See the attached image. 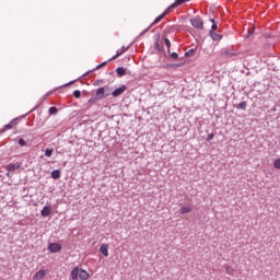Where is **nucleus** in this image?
Returning <instances> with one entry per match:
<instances>
[{"mask_svg": "<svg viewBox=\"0 0 280 280\" xmlns=\"http://www.w3.org/2000/svg\"><path fill=\"white\" fill-rule=\"evenodd\" d=\"M54 154V149H46L45 156H51Z\"/></svg>", "mask_w": 280, "mask_h": 280, "instance_id": "obj_20", "label": "nucleus"}, {"mask_svg": "<svg viewBox=\"0 0 280 280\" xmlns=\"http://www.w3.org/2000/svg\"><path fill=\"white\" fill-rule=\"evenodd\" d=\"M19 144L22 145V147H25V145H27V142L25 140H23V138H21L19 140Z\"/></svg>", "mask_w": 280, "mask_h": 280, "instance_id": "obj_25", "label": "nucleus"}, {"mask_svg": "<svg viewBox=\"0 0 280 280\" xmlns=\"http://www.w3.org/2000/svg\"><path fill=\"white\" fill-rule=\"evenodd\" d=\"M172 12V7H168L162 14H160L151 25H156L158 23H161L165 19L167 14Z\"/></svg>", "mask_w": 280, "mask_h": 280, "instance_id": "obj_3", "label": "nucleus"}, {"mask_svg": "<svg viewBox=\"0 0 280 280\" xmlns=\"http://www.w3.org/2000/svg\"><path fill=\"white\" fill-rule=\"evenodd\" d=\"M5 170H7V176L8 178H10V174H12V172H16V170H21V162L10 163L5 166Z\"/></svg>", "mask_w": 280, "mask_h": 280, "instance_id": "obj_2", "label": "nucleus"}, {"mask_svg": "<svg viewBox=\"0 0 280 280\" xmlns=\"http://www.w3.org/2000/svg\"><path fill=\"white\" fill-rule=\"evenodd\" d=\"M106 66V61H104V62H102L101 65H98L97 67H96V69H102V67H105Z\"/></svg>", "mask_w": 280, "mask_h": 280, "instance_id": "obj_29", "label": "nucleus"}, {"mask_svg": "<svg viewBox=\"0 0 280 280\" xmlns=\"http://www.w3.org/2000/svg\"><path fill=\"white\" fill-rule=\"evenodd\" d=\"M89 102H93V100H90Z\"/></svg>", "mask_w": 280, "mask_h": 280, "instance_id": "obj_32", "label": "nucleus"}, {"mask_svg": "<svg viewBox=\"0 0 280 280\" xmlns=\"http://www.w3.org/2000/svg\"><path fill=\"white\" fill-rule=\"evenodd\" d=\"M190 23L196 30H202V20L199 16L191 19Z\"/></svg>", "mask_w": 280, "mask_h": 280, "instance_id": "obj_4", "label": "nucleus"}, {"mask_svg": "<svg viewBox=\"0 0 280 280\" xmlns=\"http://www.w3.org/2000/svg\"><path fill=\"white\" fill-rule=\"evenodd\" d=\"M100 253H102L104 257H108V244H102L100 247Z\"/></svg>", "mask_w": 280, "mask_h": 280, "instance_id": "obj_11", "label": "nucleus"}, {"mask_svg": "<svg viewBox=\"0 0 280 280\" xmlns=\"http://www.w3.org/2000/svg\"><path fill=\"white\" fill-rule=\"evenodd\" d=\"M191 54H194V49H190L187 52H185L186 58H189V56H191Z\"/></svg>", "mask_w": 280, "mask_h": 280, "instance_id": "obj_26", "label": "nucleus"}, {"mask_svg": "<svg viewBox=\"0 0 280 280\" xmlns=\"http://www.w3.org/2000/svg\"><path fill=\"white\" fill-rule=\"evenodd\" d=\"M226 273L228 275H233V269L231 267H226Z\"/></svg>", "mask_w": 280, "mask_h": 280, "instance_id": "obj_28", "label": "nucleus"}, {"mask_svg": "<svg viewBox=\"0 0 280 280\" xmlns=\"http://www.w3.org/2000/svg\"><path fill=\"white\" fill-rule=\"evenodd\" d=\"M45 275H47V271L45 269H40L39 271H37L34 276L33 279L34 280H40L45 278Z\"/></svg>", "mask_w": 280, "mask_h": 280, "instance_id": "obj_10", "label": "nucleus"}, {"mask_svg": "<svg viewBox=\"0 0 280 280\" xmlns=\"http://www.w3.org/2000/svg\"><path fill=\"white\" fill-rule=\"evenodd\" d=\"M18 124L19 122L16 121V119H13L9 124H7L4 128L0 130V132H5V130H12V128H14Z\"/></svg>", "mask_w": 280, "mask_h": 280, "instance_id": "obj_8", "label": "nucleus"}, {"mask_svg": "<svg viewBox=\"0 0 280 280\" xmlns=\"http://www.w3.org/2000/svg\"><path fill=\"white\" fill-rule=\"evenodd\" d=\"M58 113V108L57 107H50L49 108V115H56Z\"/></svg>", "mask_w": 280, "mask_h": 280, "instance_id": "obj_19", "label": "nucleus"}, {"mask_svg": "<svg viewBox=\"0 0 280 280\" xmlns=\"http://www.w3.org/2000/svg\"><path fill=\"white\" fill-rule=\"evenodd\" d=\"M126 85H121L120 88L116 89L112 95L113 97H119V95H124V93H126Z\"/></svg>", "mask_w": 280, "mask_h": 280, "instance_id": "obj_6", "label": "nucleus"}, {"mask_svg": "<svg viewBox=\"0 0 280 280\" xmlns=\"http://www.w3.org/2000/svg\"><path fill=\"white\" fill-rule=\"evenodd\" d=\"M253 34V32L248 31L247 33V38H250V35Z\"/></svg>", "mask_w": 280, "mask_h": 280, "instance_id": "obj_31", "label": "nucleus"}, {"mask_svg": "<svg viewBox=\"0 0 280 280\" xmlns=\"http://www.w3.org/2000/svg\"><path fill=\"white\" fill-rule=\"evenodd\" d=\"M164 45H166L167 49L172 47V43L167 38L164 39Z\"/></svg>", "mask_w": 280, "mask_h": 280, "instance_id": "obj_23", "label": "nucleus"}, {"mask_svg": "<svg viewBox=\"0 0 280 280\" xmlns=\"http://www.w3.org/2000/svg\"><path fill=\"white\" fill-rule=\"evenodd\" d=\"M273 167H275L276 170H280V159H278V160H276V161L273 162Z\"/></svg>", "mask_w": 280, "mask_h": 280, "instance_id": "obj_21", "label": "nucleus"}, {"mask_svg": "<svg viewBox=\"0 0 280 280\" xmlns=\"http://www.w3.org/2000/svg\"><path fill=\"white\" fill-rule=\"evenodd\" d=\"M48 250L50 253H60V250H62V245H60L58 243H50L48 245Z\"/></svg>", "mask_w": 280, "mask_h": 280, "instance_id": "obj_5", "label": "nucleus"}, {"mask_svg": "<svg viewBox=\"0 0 280 280\" xmlns=\"http://www.w3.org/2000/svg\"><path fill=\"white\" fill-rule=\"evenodd\" d=\"M171 57L174 58V60H176L178 58V55L176 52H172Z\"/></svg>", "mask_w": 280, "mask_h": 280, "instance_id": "obj_30", "label": "nucleus"}, {"mask_svg": "<svg viewBox=\"0 0 280 280\" xmlns=\"http://www.w3.org/2000/svg\"><path fill=\"white\" fill-rule=\"evenodd\" d=\"M40 215L42 218H49V215H51V207L45 206L40 211Z\"/></svg>", "mask_w": 280, "mask_h": 280, "instance_id": "obj_9", "label": "nucleus"}, {"mask_svg": "<svg viewBox=\"0 0 280 280\" xmlns=\"http://www.w3.org/2000/svg\"><path fill=\"white\" fill-rule=\"evenodd\" d=\"M248 106V104L246 102H241L237 105V108H241V110H246V107Z\"/></svg>", "mask_w": 280, "mask_h": 280, "instance_id": "obj_18", "label": "nucleus"}, {"mask_svg": "<svg viewBox=\"0 0 280 280\" xmlns=\"http://www.w3.org/2000/svg\"><path fill=\"white\" fill-rule=\"evenodd\" d=\"M70 277L72 280H86L89 279V277H91V275L89 273V271L77 266L71 270Z\"/></svg>", "mask_w": 280, "mask_h": 280, "instance_id": "obj_1", "label": "nucleus"}, {"mask_svg": "<svg viewBox=\"0 0 280 280\" xmlns=\"http://www.w3.org/2000/svg\"><path fill=\"white\" fill-rule=\"evenodd\" d=\"M108 95L110 94H106V90H104V88H100L98 90H96L97 100H104V97H108Z\"/></svg>", "mask_w": 280, "mask_h": 280, "instance_id": "obj_7", "label": "nucleus"}, {"mask_svg": "<svg viewBox=\"0 0 280 280\" xmlns=\"http://www.w3.org/2000/svg\"><path fill=\"white\" fill-rule=\"evenodd\" d=\"M116 73H117L120 78L124 77V75H126V68H124V67L117 68Z\"/></svg>", "mask_w": 280, "mask_h": 280, "instance_id": "obj_16", "label": "nucleus"}, {"mask_svg": "<svg viewBox=\"0 0 280 280\" xmlns=\"http://www.w3.org/2000/svg\"><path fill=\"white\" fill-rule=\"evenodd\" d=\"M179 213H180L182 215H187V213H191V207H189V206L182 207V208L179 209Z\"/></svg>", "mask_w": 280, "mask_h": 280, "instance_id": "obj_13", "label": "nucleus"}, {"mask_svg": "<svg viewBox=\"0 0 280 280\" xmlns=\"http://www.w3.org/2000/svg\"><path fill=\"white\" fill-rule=\"evenodd\" d=\"M210 36H211L212 40H222V34H218L213 31H210Z\"/></svg>", "mask_w": 280, "mask_h": 280, "instance_id": "obj_14", "label": "nucleus"}, {"mask_svg": "<svg viewBox=\"0 0 280 280\" xmlns=\"http://www.w3.org/2000/svg\"><path fill=\"white\" fill-rule=\"evenodd\" d=\"M73 95H74V97H77V100H78V98L81 97L82 92H80V90H75V91L73 92Z\"/></svg>", "mask_w": 280, "mask_h": 280, "instance_id": "obj_22", "label": "nucleus"}, {"mask_svg": "<svg viewBox=\"0 0 280 280\" xmlns=\"http://www.w3.org/2000/svg\"><path fill=\"white\" fill-rule=\"evenodd\" d=\"M189 0H175V3L171 5V8H178V5H183V3H187Z\"/></svg>", "mask_w": 280, "mask_h": 280, "instance_id": "obj_15", "label": "nucleus"}, {"mask_svg": "<svg viewBox=\"0 0 280 280\" xmlns=\"http://www.w3.org/2000/svg\"><path fill=\"white\" fill-rule=\"evenodd\" d=\"M51 178H54L55 180H57L58 178H60V171L59 170H55L51 172Z\"/></svg>", "mask_w": 280, "mask_h": 280, "instance_id": "obj_17", "label": "nucleus"}, {"mask_svg": "<svg viewBox=\"0 0 280 280\" xmlns=\"http://www.w3.org/2000/svg\"><path fill=\"white\" fill-rule=\"evenodd\" d=\"M213 137H215V135H213V133L208 135V137H207V141H211V140H213Z\"/></svg>", "mask_w": 280, "mask_h": 280, "instance_id": "obj_27", "label": "nucleus"}, {"mask_svg": "<svg viewBox=\"0 0 280 280\" xmlns=\"http://www.w3.org/2000/svg\"><path fill=\"white\" fill-rule=\"evenodd\" d=\"M212 25H211V31L210 32H215V30H218V24H215V22L212 20Z\"/></svg>", "mask_w": 280, "mask_h": 280, "instance_id": "obj_24", "label": "nucleus"}, {"mask_svg": "<svg viewBox=\"0 0 280 280\" xmlns=\"http://www.w3.org/2000/svg\"><path fill=\"white\" fill-rule=\"evenodd\" d=\"M127 48L122 47L120 50H117V54L115 56H113L109 60H117V58H119V56H122V54H126Z\"/></svg>", "mask_w": 280, "mask_h": 280, "instance_id": "obj_12", "label": "nucleus"}]
</instances>
